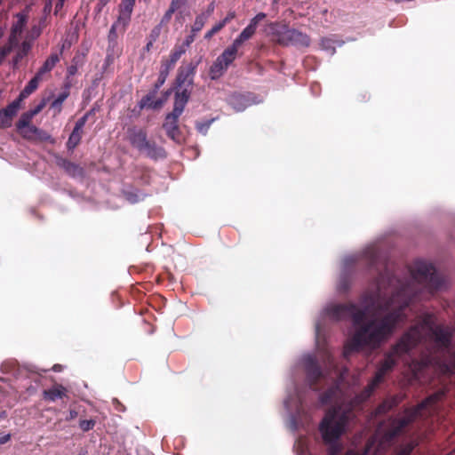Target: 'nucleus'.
<instances>
[{
  "instance_id": "nucleus-55",
  "label": "nucleus",
  "mask_w": 455,
  "mask_h": 455,
  "mask_svg": "<svg viewBox=\"0 0 455 455\" xmlns=\"http://www.w3.org/2000/svg\"><path fill=\"white\" fill-rule=\"evenodd\" d=\"M395 403V400L389 401V402H385L383 404H381L379 406V412H386V411L391 410Z\"/></svg>"
},
{
  "instance_id": "nucleus-9",
  "label": "nucleus",
  "mask_w": 455,
  "mask_h": 455,
  "mask_svg": "<svg viewBox=\"0 0 455 455\" xmlns=\"http://www.w3.org/2000/svg\"><path fill=\"white\" fill-rule=\"evenodd\" d=\"M361 307L356 302L343 303L339 301H330L323 308L321 316L331 323H339L347 319L353 312Z\"/></svg>"
},
{
  "instance_id": "nucleus-6",
  "label": "nucleus",
  "mask_w": 455,
  "mask_h": 455,
  "mask_svg": "<svg viewBox=\"0 0 455 455\" xmlns=\"http://www.w3.org/2000/svg\"><path fill=\"white\" fill-rule=\"evenodd\" d=\"M371 312V307H361L353 312L349 317L352 319L348 336L345 343V348L342 351V357L345 360H349L352 354L361 352L362 350L373 349V344L371 342L363 343L360 346H355V339L359 330L370 322L369 320L363 321V318Z\"/></svg>"
},
{
  "instance_id": "nucleus-16",
  "label": "nucleus",
  "mask_w": 455,
  "mask_h": 455,
  "mask_svg": "<svg viewBox=\"0 0 455 455\" xmlns=\"http://www.w3.org/2000/svg\"><path fill=\"white\" fill-rule=\"evenodd\" d=\"M21 106L18 101L12 100L6 107L0 108V129L10 128L12 118L17 116Z\"/></svg>"
},
{
  "instance_id": "nucleus-48",
  "label": "nucleus",
  "mask_w": 455,
  "mask_h": 455,
  "mask_svg": "<svg viewBox=\"0 0 455 455\" xmlns=\"http://www.w3.org/2000/svg\"><path fill=\"white\" fill-rule=\"evenodd\" d=\"M161 31H162V26H161V24H157L151 29V31L148 35V40L155 43L159 38Z\"/></svg>"
},
{
  "instance_id": "nucleus-11",
  "label": "nucleus",
  "mask_w": 455,
  "mask_h": 455,
  "mask_svg": "<svg viewBox=\"0 0 455 455\" xmlns=\"http://www.w3.org/2000/svg\"><path fill=\"white\" fill-rule=\"evenodd\" d=\"M396 363L397 361L393 353H389L384 358L366 387L365 391L368 395H371L375 392L378 386L384 380L386 373L394 369Z\"/></svg>"
},
{
  "instance_id": "nucleus-43",
  "label": "nucleus",
  "mask_w": 455,
  "mask_h": 455,
  "mask_svg": "<svg viewBox=\"0 0 455 455\" xmlns=\"http://www.w3.org/2000/svg\"><path fill=\"white\" fill-rule=\"evenodd\" d=\"M132 13L125 12L124 11L119 10V15L117 17V20L115 22H117V25H122L124 28H125L130 20H131Z\"/></svg>"
},
{
  "instance_id": "nucleus-13",
  "label": "nucleus",
  "mask_w": 455,
  "mask_h": 455,
  "mask_svg": "<svg viewBox=\"0 0 455 455\" xmlns=\"http://www.w3.org/2000/svg\"><path fill=\"white\" fill-rule=\"evenodd\" d=\"M429 329L437 345L445 347L452 346V331L450 328L436 325L434 322H431Z\"/></svg>"
},
{
  "instance_id": "nucleus-31",
  "label": "nucleus",
  "mask_w": 455,
  "mask_h": 455,
  "mask_svg": "<svg viewBox=\"0 0 455 455\" xmlns=\"http://www.w3.org/2000/svg\"><path fill=\"white\" fill-rule=\"evenodd\" d=\"M154 98L152 97H149L148 98V94L147 93L146 95H144L140 100H139L136 104V106L131 110L132 112V116H139L141 113V111L143 109H150V103L149 101H151V100H153Z\"/></svg>"
},
{
  "instance_id": "nucleus-34",
  "label": "nucleus",
  "mask_w": 455,
  "mask_h": 455,
  "mask_svg": "<svg viewBox=\"0 0 455 455\" xmlns=\"http://www.w3.org/2000/svg\"><path fill=\"white\" fill-rule=\"evenodd\" d=\"M238 48L232 43L228 47H227L220 55L221 60L224 61L230 60V64L234 61L235 55L237 54Z\"/></svg>"
},
{
  "instance_id": "nucleus-41",
  "label": "nucleus",
  "mask_w": 455,
  "mask_h": 455,
  "mask_svg": "<svg viewBox=\"0 0 455 455\" xmlns=\"http://www.w3.org/2000/svg\"><path fill=\"white\" fill-rule=\"evenodd\" d=\"M82 135H74L69 134L68 141L66 143V147L68 150L72 151L74 150L81 142Z\"/></svg>"
},
{
  "instance_id": "nucleus-23",
  "label": "nucleus",
  "mask_w": 455,
  "mask_h": 455,
  "mask_svg": "<svg viewBox=\"0 0 455 455\" xmlns=\"http://www.w3.org/2000/svg\"><path fill=\"white\" fill-rule=\"evenodd\" d=\"M40 79L38 76H34L25 85V87L20 92L19 95L14 100L21 106L24 100H26L30 94H32L38 87Z\"/></svg>"
},
{
  "instance_id": "nucleus-58",
  "label": "nucleus",
  "mask_w": 455,
  "mask_h": 455,
  "mask_svg": "<svg viewBox=\"0 0 455 455\" xmlns=\"http://www.w3.org/2000/svg\"><path fill=\"white\" fill-rule=\"evenodd\" d=\"M110 0H99L95 6V12L100 14Z\"/></svg>"
},
{
  "instance_id": "nucleus-44",
  "label": "nucleus",
  "mask_w": 455,
  "mask_h": 455,
  "mask_svg": "<svg viewBox=\"0 0 455 455\" xmlns=\"http://www.w3.org/2000/svg\"><path fill=\"white\" fill-rule=\"evenodd\" d=\"M207 20H205V17L204 15H197L195 19L194 25L192 26V32L198 33L204 26L205 22Z\"/></svg>"
},
{
  "instance_id": "nucleus-42",
  "label": "nucleus",
  "mask_w": 455,
  "mask_h": 455,
  "mask_svg": "<svg viewBox=\"0 0 455 455\" xmlns=\"http://www.w3.org/2000/svg\"><path fill=\"white\" fill-rule=\"evenodd\" d=\"M180 57L181 55L177 51L172 50L169 56V59L162 60L161 63L172 69L176 62L180 59Z\"/></svg>"
},
{
  "instance_id": "nucleus-12",
  "label": "nucleus",
  "mask_w": 455,
  "mask_h": 455,
  "mask_svg": "<svg viewBox=\"0 0 455 455\" xmlns=\"http://www.w3.org/2000/svg\"><path fill=\"white\" fill-rule=\"evenodd\" d=\"M47 101H48V98H44L34 108H31L26 112H23L20 115V119L16 123V130L22 138H28V136L25 135V132H23V130H25L26 127L32 125L31 120L33 119L34 116L38 115L44 108Z\"/></svg>"
},
{
  "instance_id": "nucleus-36",
  "label": "nucleus",
  "mask_w": 455,
  "mask_h": 455,
  "mask_svg": "<svg viewBox=\"0 0 455 455\" xmlns=\"http://www.w3.org/2000/svg\"><path fill=\"white\" fill-rule=\"evenodd\" d=\"M417 443L413 440L405 442L398 446L395 455H411Z\"/></svg>"
},
{
  "instance_id": "nucleus-63",
  "label": "nucleus",
  "mask_w": 455,
  "mask_h": 455,
  "mask_svg": "<svg viewBox=\"0 0 455 455\" xmlns=\"http://www.w3.org/2000/svg\"><path fill=\"white\" fill-rule=\"evenodd\" d=\"M14 366V362H4L1 367L3 371H11Z\"/></svg>"
},
{
  "instance_id": "nucleus-19",
  "label": "nucleus",
  "mask_w": 455,
  "mask_h": 455,
  "mask_svg": "<svg viewBox=\"0 0 455 455\" xmlns=\"http://www.w3.org/2000/svg\"><path fill=\"white\" fill-rule=\"evenodd\" d=\"M322 334V323L319 321H315V381L322 375L323 370L321 363L317 357V353L320 348L319 338Z\"/></svg>"
},
{
  "instance_id": "nucleus-47",
  "label": "nucleus",
  "mask_w": 455,
  "mask_h": 455,
  "mask_svg": "<svg viewBox=\"0 0 455 455\" xmlns=\"http://www.w3.org/2000/svg\"><path fill=\"white\" fill-rule=\"evenodd\" d=\"M95 426V420L92 419H81L79 421V427L84 431V432H88L90 431L91 429H92Z\"/></svg>"
},
{
  "instance_id": "nucleus-8",
  "label": "nucleus",
  "mask_w": 455,
  "mask_h": 455,
  "mask_svg": "<svg viewBox=\"0 0 455 455\" xmlns=\"http://www.w3.org/2000/svg\"><path fill=\"white\" fill-rule=\"evenodd\" d=\"M269 33L276 37V40L285 45L307 46L309 37L296 28H291L287 24L271 22L268 25Z\"/></svg>"
},
{
  "instance_id": "nucleus-20",
  "label": "nucleus",
  "mask_w": 455,
  "mask_h": 455,
  "mask_svg": "<svg viewBox=\"0 0 455 455\" xmlns=\"http://www.w3.org/2000/svg\"><path fill=\"white\" fill-rule=\"evenodd\" d=\"M230 60L224 61L220 56L216 58L209 69V76L212 80H218L227 71L229 67Z\"/></svg>"
},
{
  "instance_id": "nucleus-60",
  "label": "nucleus",
  "mask_w": 455,
  "mask_h": 455,
  "mask_svg": "<svg viewBox=\"0 0 455 455\" xmlns=\"http://www.w3.org/2000/svg\"><path fill=\"white\" fill-rule=\"evenodd\" d=\"M187 3V0H172L170 6L175 9L176 11L183 6Z\"/></svg>"
},
{
  "instance_id": "nucleus-50",
  "label": "nucleus",
  "mask_w": 455,
  "mask_h": 455,
  "mask_svg": "<svg viewBox=\"0 0 455 455\" xmlns=\"http://www.w3.org/2000/svg\"><path fill=\"white\" fill-rule=\"evenodd\" d=\"M18 46H19V40H18L17 36L12 33L8 37V44L6 45H4V47H11L12 52Z\"/></svg>"
},
{
  "instance_id": "nucleus-5",
  "label": "nucleus",
  "mask_w": 455,
  "mask_h": 455,
  "mask_svg": "<svg viewBox=\"0 0 455 455\" xmlns=\"http://www.w3.org/2000/svg\"><path fill=\"white\" fill-rule=\"evenodd\" d=\"M417 274L422 276L436 291H447L451 286V279L430 259L417 257L413 260Z\"/></svg>"
},
{
  "instance_id": "nucleus-1",
  "label": "nucleus",
  "mask_w": 455,
  "mask_h": 455,
  "mask_svg": "<svg viewBox=\"0 0 455 455\" xmlns=\"http://www.w3.org/2000/svg\"><path fill=\"white\" fill-rule=\"evenodd\" d=\"M395 248V243L390 235L383 234L357 253L347 254L341 259L335 283L339 296L347 298L350 295L354 279L360 271L365 278L378 283H383L391 289V296L387 299L381 310L395 307L380 319L371 318L356 333L355 346L371 342L373 349L379 348L394 332L403 311L421 294L413 275L396 272V262L393 259Z\"/></svg>"
},
{
  "instance_id": "nucleus-51",
  "label": "nucleus",
  "mask_w": 455,
  "mask_h": 455,
  "mask_svg": "<svg viewBox=\"0 0 455 455\" xmlns=\"http://www.w3.org/2000/svg\"><path fill=\"white\" fill-rule=\"evenodd\" d=\"M184 86V84H182L181 83H180L178 80L174 79V81L172 82V84H171V86L168 88V90L170 91V92H172L173 94V96L175 95V93L177 92H180L181 90V88Z\"/></svg>"
},
{
  "instance_id": "nucleus-29",
  "label": "nucleus",
  "mask_w": 455,
  "mask_h": 455,
  "mask_svg": "<svg viewBox=\"0 0 455 455\" xmlns=\"http://www.w3.org/2000/svg\"><path fill=\"white\" fill-rule=\"evenodd\" d=\"M30 49L31 45L28 43L23 42L21 44L20 49L17 52V53L12 57L11 60V66L13 69H17L19 68L21 60L28 55Z\"/></svg>"
},
{
  "instance_id": "nucleus-62",
  "label": "nucleus",
  "mask_w": 455,
  "mask_h": 455,
  "mask_svg": "<svg viewBox=\"0 0 455 455\" xmlns=\"http://www.w3.org/2000/svg\"><path fill=\"white\" fill-rule=\"evenodd\" d=\"M112 403L115 407V409L119 411V412H124L125 411V407L124 405H123L116 398H114L112 400Z\"/></svg>"
},
{
  "instance_id": "nucleus-52",
  "label": "nucleus",
  "mask_w": 455,
  "mask_h": 455,
  "mask_svg": "<svg viewBox=\"0 0 455 455\" xmlns=\"http://www.w3.org/2000/svg\"><path fill=\"white\" fill-rule=\"evenodd\" d=\"M176 12L175 9H173L172 7L169 6V8L167 9V11L165 12V13L164 14V16L162 17V20H161V22L159 24H161V26L163 25V23H165V22H168L172 14Z\"/></svg>"
},
{
  "instance_id": "nucleus-45",
  "label": "nucleus",
  "mask_w": 455,
  "mask_h": 455,
  "mask_svg": "<svg viewBox=\"0 0 455 455\" xmlns=\"http://www.w3.org/2000/svg\"><path fill=\"white\" fill-rule=\"evenodd\" d=\"M188 101L189 100L188 99L181 97L178 93H175V95L173 96V106L182 110L185 109Z\"/></svg>"
},
{
  "instance_id": "nucleus-56",
  "label": "nucleus",
  "mask_w": 455,
  "mask_h": 455,
  "mask_svg": "<svg viewBox=\"0 0 455 455\" xmlns=\"http://www.w3.org/2000/svg\"><path fill=\"white\" fill-rule=\"evenodd\" d=\"M215 4L213 2L208 4L206 10L203 12H201L199 15H204L205 17V20H207L208 18L212 15V13L214 12Z\"/></svg>"
},
{
  "instance_id": "nucleus-4",
  "label": "nucleus",
  "mask_w": 455,
  "mask_h": 455,
  "mask_svg": "<svg viewBox=\"0 0 455 455\" xmlns=\"http://www.w3.org/2000/svg\"><path fill=\"white\" fill-rule=\"evenodd\" d=\"M429 403L430 401L428 399L420 402L416 406L407 410L406 415L402 419L391 417L392 427L382 432L380 449L385 450L403 433L406 427L412 423L417 418L420 417L421 413L427 409Z\"/></svg>"
},
{
  "instance_id": "nucleus-28",
  "label": "nucleus",
  "mask_w": 455,
  "mask_h": 455,
  "mask_svg": "<svg viewBox=\"0 0 455 455\" xmlns=\"http://www.w3.org/2000/svg\"><path fill=\"white\" fill-rule=\"evenodd\" d=\"M235 17V13L234 12H228L224 19L220 20L217 24H215L210 30H208L205 33L204 39H211L213 36V35L221 30L227 25V23L233 20Z\"/></svg>"
},
{
  "instance_id": "nucleus-38",
  "label": "nucleus",
  "mask_w": 455,
  "mask_h": 455,
  "mask_svg": "<svg viewBox=\"0 0 455 455\" xmlns=\"http://www.w3.org/2000/svg\"><path fill=\"white\" fill-rule=\"evenodd\" d=\"M17 18H18V20H17L16 24H14L12 28V33L21 32L23 30V28H25L27 21H28V17L25 13H21V12L18 13Z\"/></svg>"
},
{
  "instance_id": "nucleus-14",
  "label": "nucleus",
  "mask_w": 455,
  "mask_h": 455,
  "mask_svg": "<svg viewBox=\"0 0 455 455\" xmlns=\"http://www.w3.org/2000/svg\"><path fill=\"white\" fill-rule=\"evenodd\" d=\"M54 161L56 165L62 169L70 178L76 179L84 176V170L78 164L71 162L59 154L54 155Z\"/></svg>"
},
{
  "instance_id": "nucleus-17",
  "label": "nucleus",
  "mask_w": 455,
  "mask_h": 455,
  "mask_svg": "<svg viewBox=\"0 0 455 455\" xmlns=\"http://www.w3.org/2000/svg\"><path fill=\"white\" fill-rule=\"evenodd\" d=\"M23 132H25V135L28 136V138H23L24 140L37 142H49L50 144L55 143V140L50 133L34 124L26 127Z\"/></svg>"
},
{
  "instance_id": "nucleus-25",
  "label": "nucleus",
  "mask_w": 455,
  "mask_h": 455,
  "mask_svg": "<svg viewBox=\"0 0 455 455\" xmlns=\"http://www.w3.org/2000/svg\"><path fill=\"white\" fill-rule=\"evenodd\" d=\"M66 388L61 385L52 386L47 390L43 392V395L44 399H47L51 402H55L58 399H62L66 396Z\"/></svg>"
},
{
  "instance_id": "nucleus-21",
  "label": "nucleus",
  "mask_w": 455,
  "mask_h": 455,
  "mask_svg": "<svg viewBox=\"0 0 455 455\" xmlns=\"http://www.w3.org/2000/svg\"><path fill=\"white\" fill-rule=\"evenodd\" d=\"M122 194L125 200L129 202L131 204H135L137 203L142 202L147 197V194L143 193L142 190L132 186L124 187L122 189Z\"/></svg>"
},
{
  "instance_id": "nucleus-24",
  "label": "nucleus",
  "mask_w": 455,
  "mask_h": 455,
  "mask_svg": "<svg viewBox=\"0 0 455 455\" xmlns=\"http://www.w3.org/2000/svg\"><path fill=\"white\" fill-rule=\"evenodd\" d=\"M163 129L165 131L166 136L172 140L173 142L177 144L182 143L181 139V132L179 127V124L164 122L162 125Z\"/></svg>"
},
{
  "instance_id": "nucleus-7",
  "label": "nucleus",
  "mask_w": 455,
  "mask_h": 455,
  "mask_svg": "<svg viewBox=\"0 0 455 455\" xmlns=\"http://www.w3.org/2000/svg\"><path fill=\"white\" fill-rule=\"evenodd\" d=\"M127 135L132 147L148 158L158 161L167 157L165 149L155 141H150L144 130L136 129L135 127L129 128Z\"/></svg>"
},
{
  "instance_id": "nucleus-35",
  "label": "nucleus",
  "mask_w": 455,
  "mask_h": 455,
  "mask_svg": "<svg viewBox=\"0 0 455 455\" xmlns=\"http://www.w3.org/2000/svg\"><path fill=\"white\" fill-rule=\"evenodd\" d=\"M255 33L245 27L241 33L235 38L233 44L239 48L246 40H249Z\"/></svg>"
},
{
  "instance_id": "nucleus-64",
  "label": "nucleus",
  "mask_w": 455,
  "mask_h": 455,
  "mask_svg": "<svg viewBox=\"0 0 455 455\" xmlns=\"http://www.w3.org/2000/svg\"><path fill=\"white\" fill-rule=\"evenodd\" d=\"M85 54L86 52H83L82 54L76 53L72 60V63L79 65L83 61Z\"/></svg>"
},
{
  "instance_id": "nucleus-46",
  "label": "nucleus",
  "mask_w": 455,
  "mask_h": 455,
  "mask_svg": "<svg viewBox=\"0 0 455 455\" xmlns=\"http://www.w3.org/2000/svg\"><path fill=\"white\" fill-rule=\"evenodd\" d=\"M136 0H122L121 4L119 6L120 11H124L125 12L132 13L133 7Z\"/></svg>"
},
{
  "instance_id": "nucleus-40",
  "label": "nucleus",
  "mask_w": 455,
  "mask_h": 455,
  "mask_svg": "<svg viewBox=\"0 0 455 455\" xmlns=\"http://www.w3.org/2000/svg\"><path fill=\"white\" fill-rule=\"evenodd\" d=\"M361 307H371V311L376 307L377 299L371 294L363 295L360 299Z\"/></svg>"
},
{
  "instance_id": "nucleus-15",
  "label": "nucleus",
  "mask_w": 455,
  "mask_h": 455,
  "mask_svg": "<svg viewBox=\"0 0 455 455\" xmlns=\"http://www.w3.org/2000/svg\"><path fill=\"white\" fill-rule=\"evenodd\" d=\"M341 382L336 381L323 393H320L319 389L315 385V409L317 405H328L335 399L339 391L340 390Z\"/></svg>"
},
{
  "instance_id": "nucleus-18",
  "label": "nucleus",
  "mask_w": 455,
  "mask_h": 455,
  "mask_svg": "<svg viewBox=\"0 0 455 455\" xmlns=\"http://www.w3.org/2000/svg\"><path fill=\"white\" fill-rule=\"evenodd\" d=\"M172 68L161 63V68L158 73V77L151 89L148 92V98L152 97L155 99L158 93L160 88L165 84Z\"/></svg>"
},
{
  "instance_id": "nucleus-32",
  "label": "nucleus",
  "mask_w": 455,
  "mask_h": 455,
  "mask_svg": "<svg viewBox=\"0 0 455 455\" xmlns=\"http://www.w3.org/2000/svg\"><path fill=\"white\" fill-rule=\"evenodd\" d=\"M70 86L71 85H70L69 83H67L65 84L64 91L60 92L57 95V97L51 103V108H59V111H60L61 106H62L63 102L68 98V96L70 94V92H69Z\"/></svg>"
},
{
  "instance_id": "nucleus-33",
  "label": "nucleus",
  "mask_w": 455,
  "mask_h": 455,
  "mask_svg": "<svg viewBox=\"0 0 455 455\" xmlns=\"http://www.w3.org/2000/svg\"><path fill=\"white\" fill-rule=\"evenodd\" d=\"M217 120H219V116L212 117L203 121H196V129L200 134L205 136L207 135L211 125Z\"/></svg>"
},
{
  "instance_id": "nucleus-3",
  "label": "nucleus",
  "mask_w": 455,
  "mask_h": 455,
  "mask_svg": "<svg viewBox=\"0 0 455 455\" xmlns=\"http://www.w3.org/2000/svg\"><path fill=\"white\" fill-rule=\"evenodd\" d=\"M348 423V411L340 405L331 406L320 422L319 429L323 441L329 444L330 455L340 454L339 438L347 431Z\"/></svg>"
},
{
  "instance_id": "nucleus-53",
  "label": "nucleus",
  "mask_w": 455,
  "mask_h": 455,
  "mask_svg": "<svg viewBox=\"0 0 455 455\" xmlns=\"http://www.w3.org/2000/svg\"><path fill=\"white\" fill-rule=\"evenodd\" d=\"M84 123V120L83 121H76L75 125H74V128L72 130V132H70L71 134H74V135H81L82 132H83V128L84 127V124H83Z\"/></svg>"
},
{
  "instance_id": "nucleus-10",
  "label": "nucleus",
  "mask_w": 455,
  "mask_h": 455,
  "mask_svg": "<svg viewBox=\"0 0 455 455\" xmlns=\"http://www.w3.org/2000/svg\"><path fill=\"white\" fill-rule=\"evenodd\" d=\"M226 102L235 112L241 113L249 107L261 103L262 100L251 92H233L227 96Z\"/></svg>"
},
{
  "instance_id": "nucleus-26",
  "label": "nucleus",
  "mask_w": 455,
  "mask_h": 455,
  "mask_svg": "<svg viewBox=\"0 0 455 455\" xmlns=\"http://www.w3.org/2000/svg\"><path fill=\"white\" fill-rule=\"evenodd\" d=\"M344 41L338 40L331 37H323L321 40L320 48L321 50L327 52L330 56H332L336 52V47L342 46Z\"/></svg>"
},
{
  "instance_id": "nucleus-61",
  "label": "nucleus",
  "mask_w": 455,
  "mask_h": 455,
  "mask_svg": "<svg viewBox=\"0 0 455 455\" xmlns=\"http://www.w3.org/2000/svg\"><path fill=\"white\" fill-rule=\"evenodd\" d=\"M78 65L72 63L67 69L68 77L73 76L77 73Z\"/></svg>"
},
{
  "instance_id": "nucleus-27",
  "label": "nucleus",
  "mask_w": 455,
  "mask_h": 455,
  "mask_svg": "<svg viewBox=\"0 0 455 455\" xmlns=\"http://www.w3.org/2000/svg\"><path fill=\"white\" fill-rule=\"evenodd\" d=\"M60 58L57 53H52L43 63V65L39 68L36 76H38L41 79L42 76L52 71L55 65L59 62Z\"/></svg>"
},
{
  "instance_id": "nucleus-37",
  "label": "nucleus",
  "mask_w": 455,
  "mask_h": 455,
  "mask_svg": "<svg viewBox=\"0 0 455 455\" xmlns=\"http://www.w3.org/2000/svg\"><path fill=\"white\" fill-rule=\"evenodd\" d=\"M183 112L184 110L173 106L172 110L165 115L164 122L179 124V119Z\"/></svg>"
},
{
  "instance_id": "nucleus-22",
  "label": "nucleus",
  "mask_w": 455,
  "mask_h": 455,
  "mask_svg": "<svg viewBox=\"0 0 455 455\" xmlns=\"http://www.w3.org/2000/svg\"><path fill=\"white\" fill-rule=\"evenodd\" d=\"M199 61L190 62L186 66L179 67L175 79L185 85L190 76H194Z\"/></svg>"
},
{
  "instance_id": "nucleus-57",
  "label": "nucleus",
  "mask_w": 455,
  "mask_h": 455,
  "mask_svg": "<svg viewBox=\"0 0 455 455\" xmlns=\"http://www.w3.org/2000/svg\"><path fill=\"white\" fill-rule=\"evenodd\" d=\"M12 52L11 47H1L0 48V65L3 63L4 59Z\"/></svg>"
},
{
  "instance_id": "nucleus-54",
  "label": "nucleus",
  "mask_w": 455,
  "mask_h": 455,
  "mask_svg": "<svg viewBox=\"0 0 455 455\" xmlns=\"http://www.w3.org/2000/svg\"><path fill=\"white\" fill-rule=\"evenodd\" d=\"M117 28H118L117 22H114L111 25L109 32H108V40L109 41H113V40H115L116 38V36H117V35H116Z\"/></svg>"
},
{
  "instance_id": "nucleus-59",
  "label": "nucleus",
  "mask_w": 455,
  "mask_h": 455,
  "mask_svg": "<svg viewBox=\"0 0 455 455\" xmlns=\"http://www.w3.org/2000/svg\"><path fill=\"white\" fill-rule=\"evenodd\" d=\"M176 93H178L179 95H180L181 97H184L186 99H188V100H190V98H191V91L189 88L188 87H182L181 90L180 92H177Z\"/></svg>"
},
{
  "instance_id": "nucleus-2",
  "label": "nucleus",
  "mask_w": 455,
  "mask_h": 455,
  "mask_svg": "<svg viewBox=\"0 0 455 455\" xmlns=\"http://www.w3.org/2000/svg\"><path fill=\"white\" fill-rule=\"evenodd\" d=\"M283 408V425L294 438L295 455H313V350L291 360L284 378Z\"/></svg>"
},
{
  "instance_id": "nucleus-30",
  "label": "nucleus",
  "mask_w": 455,
  "mask_h": 455,
  "mask_svg": "<svg viewBox=\"0 0 455 455\" xmlns=\"http://www.w3.org/2000/svg\"><path fill=\"white\" fill-rule=\"evenodd\" d=\"M172 93L170 92V91L168 89H165L164 91H162L161 92V95L159 98L156 99V100H151V101H149L150 103V109L151 110H159L161 109L164 104L167 102V100H169V98L171 97Z\"/></svg>"
},
{
  "instance_id": "nucleus-49",
  "label": "nucleus",
  "mask_w": 455,
  "mask_h": 455,
  "mask_svg": "<svg viewBox=\"0 0 455 455\" xmlns=\"http://www.w3.org/2000/svg\"><path fill=\"white\" fill-rule=\"evenodd\" d=\"M100 109V107L97 105H94L90 110H88L84 116H82L80 118H78V121H83V124L85 125L86 122L88 121L89 117L94 115L98 110Z\"/></svg>"
},
{
  "instance_id": "nucleus-39",
  "label": "nucleus",
  "mask_w": 455,
  "mask_h": 455,
  "mask_svg": "<svg viewBox=\"0 0 455 455\" xmlns=\"http://www.w3.org/2000/svg\"><path fill=\"white\" fill-rule=\"evenodd\" d=\"M266 17H267V14L265 12H260L250 20V21L246 27L249 29H251L252 32L255 33L259 23L261 20H263Z\"/></svg>"
}]
</instances>
